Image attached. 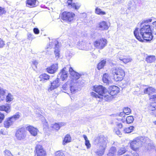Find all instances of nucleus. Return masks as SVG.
I'll return each mask as SVG.
<instances>
[{"label": "nucleus", "instance_id": "nucleus-1", "mask_svg": "<svg viewBox=\"0 0 156 156\" xmlns=\"http://www.w3.org/2000/svg\"><path fill=\"white\" fill-rule=\"evenodd\" d=\"M153 28L151 30L150 26L148 24L140 23V28H136L134 31V34L136 38L140 41H143L141 37L144 40L150 41L152 39V34L156 35V21L152 23Z\"/></svg>", "mask_w": 156, "mask_h": 156}, {"label": "nucleus", "instance_id": "nucleus-32", "mask_svg": "<svg viewBox=\"0 0 156 156\" xmlns=\"http://www.w3.org/2000/svg\"><path fill=\"white\" fill-rule=\"evenodd\" d=\"M6 91V90H3L0 87V100H3L5 98V94Z\"/></svg>", "mask_w": 156, "mask_h": 156}, {"label": "nucleus", "instance_id": "nucleus-63", "mask_svg": "<svg viewBox=\"0 0 156 156\" xmlns=\"http://www.w3.org/2000/svg\"><path fill=\"white\" fill-rule=\"evenodd\" d=\"M155 138L156 139V135H155Z\"/></svg>", "mask_w": 156, "mask_h": 156}, {"label": "nucleus", "instance_id": "nucleus-35", "mask_svg": "<svg viewBox=\"0 0 156 156\" xmlns=\"http://www.w3.org/2000/svg\"><path fill=\"white\" fill-rule=\"evenodd\" d=\"M126 151V150L125 147H121L119 148L118 151V154L122 155L124 154Z\"/></svg>", "mask_w": 156, "mask_h": 156}, {"label": "nucleus", "instance_id": "nucleus-2", "mask_svg": "<svg viewBox=\"0 0 156 156\" xmlns=\"http://www.w3.org/2000/svg\"><path fill=\"white\" fill-rule=\"evenodd\" d=\"M93 90L98 93L99 94L94 92L91 93V94L93 97L99 98H104L105 100L106 97L104 96V95L107 94V89L102 85H95L94 86Z\"/></svg>", "mask_w": 156, "mask_h": 156}, {"label": "nucleus", "instance_id": "nucleus-34", "mask_svg": "<svg viewBox=\"0 0 156 156\" xmlns=\"http://www.w3.org/2000/svg\"><path fill=\"white\" fill-rule=\"evenodd\" d=\"M106 63V61L103 60L100 62L98 64L97 68L98 69L100 70L102 68L105 66Z\"/></svg>", "mask_w": 156, "mask_h": 156}, {"label": "nucleus", "instance_id": "nucleus-14", "mask_svg": "<svg viewBox=\"0 0 156 156\" xmlns=\"http://www.w3.org/2000/svg\"><path fill=\"white\" fill-rule=\"evenodd\" d=\"M58 69L57 64H53L46 69L47 71L49 73L53 74L57 71Z\"/></svg>", "mask_w": 156, "mask_h": 156}, {"label": "nucleus", "instance_id": "nucleus-6", "mask_svg": "<svg viewBox=\"0 0 156 156\" xmlns=\"http://www.w3.org/2000/svg\"><path fill=\"white\" fill-rule=\"evenodd\" d=\"M108 140L107 138L103 135H101L96 138L94 140L95 144H97L98 146L106 147V144Z\"/></svg>", "mask_w": 156, "mask_h": 156}, {"label": "nucleus", "instance_id": "nucleus-47", "mask_svg": "<svg viewBox=\"0 0 156 156\" xmlns=\"http://www.w3.org/2000/svg\"><path fill=\"white\" fill-rule=\"evenodd\" d=\"M55 156H65V155L62 152L58 151L56 152Z\"/></svg>", "mask_w": 156, "mask_h": 156}, {"label": "nucleus", "instance_id": "nucleus-38", "mask_svg": "<svg viewBox=\"0 0 156 156\" xmlns=\"http://www.w3.org/2000/svg\"><path fill=\"white\" fill-rule=\"evenodd\" d=\"M95 12L96 13L100 15H104L106 14L105 12L102 11L101 9L98 8H96Z\"/></svg>", "mask_w": 156, "mask_h": 156}, {"label": "nucleus", "instance_id": "nucleus-29", "mask_svg": "<svg viewBox=\"0 0 156 156\" xmlns=\"http://www.w3.org/2000/svg\"><path fill=\"white\" fill-rule=\"evenodd\" d=\"M155 59V57L154 56L150 55L146 57L145 60L147 63H151L154 62Z\"/></svg>", "mask_w": 156, "mask_h": 156}, {"label": "nucleus", "instance_id": "nucleus-51", "mask_svg": "<svg viewBox=\"0 0 156 156\" xmlns=\"http://www.w3.org/2000/svg\"><path fill=\"white\" fill-rule=\"evenodd\" d=\"M5 12H6L4 10V8L0 6V15L5 13Z\"/></svg>", "mask_w": 156, "mask_h": 156}, {"label": "nucleus", "instance_id": "nucleus-16", "mask_svg": "<svg viewBox=\"0 0 156 156\" xmlns=\"http://www.w3.org/2000/svg\"><path fill=\"white\" fill-rule=\"evenodd\" d=\"M66 68H63L58 75V78L60 77L63 81L68 76V73L66 70Z\"/></svg>", "mask_w": 156, "mask_h": 156}, {"label": "nucleus", "instance_id": "nucleus-59", "mask_svg": "<svg viewBox=\"0 0 156 156\" xmlns=\"http://www.w3.org/2000/svg\"><path fill=\"white\" fill-rule=\"evenodd\" d=\"M32 35V34H29L28 36V38H30L31 37Z\"/></svg>", "mask_w": 156, "mask_h": 156}, {"label": "nucleus", "instance_id": "nucleus-36", "mask_svg": "<svg viewBox=\"0 0 156 156\" xmlns=\"http://www.w3.org/2000/svg\"><path fill=\"white\" fill-rule=\"evenodd\" d=\"M117 58H119L120 60L122 61L124 63L126 64L131 62L132 60V59L131 58H122L119 56H118Z\"/></svg>", "mask_w": 156, "mask_h": 156}, {"label": "nucleus", "instance_id": "nucleus-27", "mask_svg": "<svg viewBox=\"0 0 156 156\" xmlns=\"http://www.w3.org/2000/svg\"><path fill=\"white\" fill-rule=\"evenodd\" d=\"M155 90L152 87H149L144 90V93L145 94H148L150 95L152 93L155 92Z\"/></svg>", "mask_w": 156, "mask_h": 156}, {"label": "nucleus", "instance_id": "nucleus-12", "mask_svg": "<svg viewBox=\"0 0 156 156\" xmlns=\"http://www.w3.org/2000/svg\"><path fill=\"white\" fill-rule=\"evenodd\" d=\"M69 72L72 76V78L73 81L76 80L80 78L81 76L78 73L75 72L71 67L69 68Z\"/></svg>", "mask_w": 156, "mask_h": 156}, {"label": "nucleus", "instance_id": "nucleus-5", "mask_svg": "<svg viewBox=\"0 0 156 156\" xmlns=\"http://www.w3.org/2000/svg\"><path fill=\"white\" fill-rule=\"evenodd\" d=\"M26 131L24 128H20L16 130L15 136L17 140H22L25 139L26 136Z\"/></svg>", "mask_w": 156, "mask_h": 156}, {"label": "nucleus", "instance_id": "nucleus-19", "mask_svg": "<svg viewBox=\"0 0 156 156\" xmlns=\"http://www.w3.org/2000/svg\"><path fill=\"white\" fill-rule=\"evenodd\" d=\"M137 0H133L129 2L128 4V9L129 10H135L136 9L137 6L136 1Z\"/></svg>", "mask_w": 156, "mask_h": 156}, {"label": "nucleus", "instance_id": "nucleus-20", "mask_svg": "<svg viewBox=\"0 0 156 156\" xmlns=\"http://www.w3.org/2000/svg\"><path fill=\"white\" fill-rule=\"evenodd\" d=\"M14 123L11 118L10 117L6 118L4 122V127L6 128H9Z\"/></svg>", "mask_w": 156, "mask_h": 156}, {"label": "nucleus", "instance_id": "nucleus-25", "mask_svg": "<svg viewBox=\"0 0 156 156\" xmlns=\"http://www.w3.org/2000/svg\"><path fill=\"white\" fill-rule=\"evenodd\" d=\"M37 0H27L26 2L27 5L29 7H33L37 5Z\"/></svg>", "mask_w": 156, "mask_h": 156}, {"label": "nucleus", "instance_id": "nucleus-23", "mask_svg": "<svg viewBox=\"0 0 156 156\" xmlns=\"http://www.w3.org/2000/svg\"><path fill=\"white\" fill-rule=\"evenodd\" d=\"M55 57L57 58L59 57V46L58 44V42L55 40Z\"/></svg>", "mask_w": 156, "mask_h": 156}, {"label": "nucleus", "instance_id": "nucleus-48", "mask_svg": "<svg viewBox=\"0 0 156 156\" xmlns=\"http://www.w3.org/2000/svg\"><path fill=\"white\" fill-rule=\"evenodd\" d=\"M109 89L110 90H119V88L117 86H110Z\"/></svg>", "mask_w": 156, "mask_h": 156}, {"label": "nucleus", "instance_id": "nucleus-52", "mask_svg": "<svg viewBox=\"0 0 156 156\" xmlns=\"http://www.w3.org/2000/svg\"><path fill=\"white\" fill-rule=\"evenodd\" d=\"M34 33L36 34H38L39 33V30L37 28H35L33 29Z\"/></svg>", "mask_w": 156, "mask_h": 156}, {"label": "nucleus", "instance_id": "nucleus-10", "mask_svg": "<svg viewBox=\"0 0 156 156\" xmlns=\"http://www.w3.org/2000/svg\"><path fill=\"white\" fill-rule=\"evenodd\" d=\"M119 92V90H110V92H107V94L104 95V96L106 97V98H105V100L106 101L111 100L113 98V96L117 94Z\"/></svg>", "mask_w": 156, "mask_h": 156}, {"label": "nucleus", "instance_id": "nucleus-30", "mask_svg": "<svg viewBox=\"0 0 156 156\" xmlns=\"http://www.w3.org/2000/svg\"><path fill=\"white\" fill-rule=\"evenodd\" d=\"M71 141V138L69 135H66L63 140V144L64 145H66L67 143H69Z\"/></svg>", "mask_w": 156, "mask_h": 156}, {"label": "nucleus", "instance_id": "nucleus-55", "mask_svg": "<svg viewBox=\"0 0 156 156\" xmlns=\"http://www.w3.org/2000/svg\"><path fill=\"white\" fill-rule=\"evenodd\" d=\"M116 125L117 126L120 128H122V125L121 123H119L117 122L116 123Z\"/></svg>", "mask_w": 156, "mask_h": 156}, {"label": "nucleus", "instance_id": "nucleus-53", "mask_svg": "<svg viewBox=\"0 0 156 156\" xmlns=\"http://www.w3.org/2000/svg\"><path fill=\"white\" fill-rule=\"evenodd\" d=\"M32 64L36 68H37V65L38 63V62H37V61H36V60H35L32 61Z\"/></svg>", "mask_w": 156, "mask_h": 156}, {"label": "nucleus", "instance_id": "nucleus-4", "mask_svg": "<svg viewBox=\"0 0 156 156\" xmlns=\"http://www.w3.org/2000/svg\"><path fill=\"white\" fill-rule=\"evenodd\" d=\"M144 138L139 136L133 139L130 143L131 148L133 151H136L142 144Z\"/></svg>", "mask_w": 156, "mask_h": 156}, {"label": "nucleus", "instance_id": "nucleus-45", "mask_svg": "<svg viewBox=\"0 0 156 156\" xmlns=\"http://www.w3.org/2000/svg\"><path fill=\"white\" fill-rule=\"evenodd\" d=\"M69 83L68 82H66L63 85L62 88L63 90H66L68 89L69 87Z\"/></svg>", "mask_w": 156, "mask_h": 156}, {"label": "nucleus", "instance_id": "nucleus-9", "mask_svg": "<svg viewBox=\"0 0 156 156\" xmlns=\"http://www.w3.org/2000/svg\"><path fill=\"white\" fill-rule=\"evenodd\" d=\"M35 156H46V153L45 151L42 146L37 145L35 147Z\"/></svg>", "mask_w": 156, "mask_h": 156}, {"label": "nucleus", "instance_id": "nucleus-11", "mask_svg": "<svg viewBox=\"0 0 156 156\" xmlns=\"http://www.w3.org/2000/svg\"><path fill=\"white\" fill-rule=\"evenodd\" d=\"M99 30H107L109 28V23L105 21H102L99 23L97 26Z\"/></svg>", "mask_w": 156, "mask_h": 156}, {"label": "nucleus", "instance_id": "nucleus-56", "mask_svg": "<svg viewBox=\"0 0 156 156\" xmlns=\"http://www.w3.org/2000/svg\"><path fill=\"white\" fill-rule=\"evenodd\" d=\"M125 114L123 112H121L120 113L119 115L121 117H124L125 116Z\"/></svg>", "mask_w": 156, "mask_h": 156}, {"label": "nucleus", "instance_id": "nucleus-31", "mask_svg": "<svg viewBox=\"0 0 156 156\" xmlns=\"http://www.w3.org/2000/svg\"><path fill=\"white\" fill-rule=\"evenodd\" d=\"M83 137L84 138L85 142V144L87 147V149H88L91 147V144L90 143V141L88 140L87 136L85 135H83Z\"/></svg>", "mask_w": 156, "mask_h": 156}, {"label": "nucleus", "instance_id": "nucleus-54", "mask_svg": "<svg viewBox=\"0 0 156 156\" xmlns=\"http://www.w3.org/2000/svg\"><path fill=\"white\" fill-rule=\"evenodd\" d=\"M6 133L4 132V129H0V135H5Z\"/></svg>", "mask_w": 156, "mask_h": 156}, {"label": "nucleus", "instance_id": "nucleus-40", "mask_svg": "<svg viewBox=\"0 0 156 156\" xmlns=\"http://www.w3.org/2000/svg\"><path fill=\"white\" fill-rule=\"evenodd\" d=\"M13 97L12 94L9 93L6 97V101L7 102H9L13 99Z\"/></svg>", "mask_w": 156, "mask_h": 156}, {"label": "nucleus", "instance_id": "nucleus-37", "mask_svg": "<svg viewBox=\"0 0 156 156\" xmlns=\"http://www.w3.org/2000/svg\"><path fill=\"white\" fill-rule=\"evenodd\" d=\"M134 127L133 126H131L125 129L124 132L125 133H130L133 130Z\"/></svg>", "mask_w": 156, "mask_h": 156}, {"label": "nucleus", "instance_id": "nucleus-17", "mask_svg": "<svg viewBox=\"0 0 156 156\" xmlns=\"http://www.w3.org/2000/svg\"><path fill=\"white\" fill-rule=\"evenodd\" d=\"M79 86H80L78 81L75 83H72L70 86V90L72 93L74 94L76 92Z\"/></svg>", "mask_w": 156, "mask_h": 156}, {"label": "nucleus", "instance_id": "nucleus-60", "mask_svg": "<svg viewBox=\"0 0 156 156\" xmlns=\"http://www.w3.org/2000/svg\"><path fill=\"white\" fill-rule=\"evenodd\" d=\"M107 156H113L112 155H110L109 154H107Z\"/></svg>", "mask_w": 156, "mask_h": 156}, {"label": "nucleus", "instance_id": "nucleus-28", "mask_svg": "<svg viewBox=\"0 0 156 156\" xmlns=\"http://www.w3.org/2000/svg\"><path fill=\"white\" fill-rule=\"evenodd\" d=\"M110 77L108 73H105L104 74L102 77V80L103 82L105 83L106 84L109 83Z\"/></svg>", "mask_w": 156, "mask_h": 156}, {"label": "nucleus", "instance_id": "nucleus-57", "mask_svg": "<svg viewBox=\"0 0 156 156\" xmlns=\"http://www.w3.org/2000/svg\"><path fill=\"white\" fill-rule=\"evenodd\" d=\"M152 20L151 19H148V20H147L146 21V22H147V23L148 22H151L152 21Z\"/></svg>", "mask_w": 156, "mask_h": 156}, {"label": "nucleus", "instance_id": "nucleus-64", "mask_svg": "<svg viewBox=\"0 0 156 156\" xmlns=\"http://www.w3.org/2000/svg\"><path fill=\"white\" fill-rule=\"evenodd\" d=\"M155 124H156V121L155 122Z\"/></svg>", "mask_w": 156, "mask_h": 156}, {"label": "nucleus", "instance_id": "nucleus-46", "mask_svg": "<svg viewBox=\"0 0 156 156\" xmlns=\"http://www.w3.org/2000/svg\"><path fill=\"white\" fill-rule=\"evenodd\" d=\"M5 42L1 38H0V48H3L5 45Z\"/></svg>", "mask_w": 156, "mask_h": 156}, {"label": "nucleus", "instance_id": "nucleus-39", "mask_svg": "<svg viewBox=\"0 0 156 156\" xmlns=\"http://www.w3.org/2000/svg\"><path fill=\"white\" fill-rule=\"evenodd\" d=\"M116 152V149L115 147H112L109 150V152L108 154H109L110 155H112L113 156Z\"/></svg>", "mask_w": 156, "mask_h": 156}, {"label": "nucleus", "instance_id": "nucleus-33", "mask_svg": "<svg viewBox=\"0 0 156 156\" xmlns=\"http://www.w3.org/2000/svg\"><path fill=\"white\" fill-rule=\"evenodd\" d=\"M20 117V114L19 112L16 113L15 115L10 117L14 122L16 120L19 119Z\"/></svg>", "mask_w": 156, "mask_h": 156}, {"label": "nucleus", "instance_id": "nucleus-8", "mask_svg": "<svg viewBox=\"0 0 156 156\" xmlns=\"http://www.w3.org/2000/svg\"><path fill=\"white\" fill-rule=\"evenodd\" d=\"M107 44V40L104 38L97 40L94 43L95 47L100 49L103 48Z\"/></svg>", "mask_w": 156, "mask_h": 156}, {"label": "nucleus", "instance_id": "nucleus-44", "mask_svg": "<svg viewBox=\"0 0 156 156\" xmlns=\"http://www.w3.org/2000/svg\"><path fill=\"white\" fill-rule=\"evenodd\" d=\"M62 126V124H59L58 123H56L53 126V128L56 130H58Z\"/></svg>", "mask_w": 156, "mask_h": 156}, {"label": "nucleus", "instance_id": "nucleus-62", "mask_svg": "<svg viewBox=\"0 0 156 156\" xmlns=\"http://www.w3.org/2000/svg\"><path fill=\"white\" fill-rule=\"evenodd\" d=\"M123 156H130L129 155H124Z\"/></svg>", "mask_w": 156, "mask_h": 156}, {"label": "nucleus", "instance_id": "nucleus-50", "mask_svg": "<svg viewBox=\"0 0 156 156\" xmlns=\"http://www.w3.org/2000/svg\"><path fill=\"white\" fill-rule=\"evenodd\" d=\"M5 116L3 113L0 112V123H1L2 121L4 119Z\"/></svg>", "mask_w": 156, "mask_h": 156}, {"label": "nucleus", "instance_id": "nucleus-42", "mask_svg": "<svg viewBox=\"0 0 156 156\" xmlns=\"http://www.w3.org/2000/svg\"><path fill=\"white\" fill-rule=\"evenodd\" d=\"M123 111L126 115H129L131 112V110L128 107L125 108L123 109Z\"/></svg>", "mask_w": 156, "mask_h": 156}, {"label": "nucleus", "instance_id": "nucleus-3", "mask_svg": "<svg viewBox=\"0 0 156 156\" xmlns=\"http://www.w3.org/2000/svg\"><path fill=\"white\" fill-rule=\"evenodd\" d=\"M111 72L114 80L116 82L122 80L125 75L124 70L121 68H114L112 69Z\"/></svg>", "mask_w": 156, "mask_h": 156}, {"label": "nucleus", "instance_id": "nucleus-15", "mask_svg": "<svg viewBox=\"0 0 156 156\" xmlns=\"http://www.w3.org/2000/svg\"><path fill=\"white\" fill-rule=\"evenodd\" d=\"M26 129L29 131L31 135L34 136H37L38 131L37 128L31 126H27Z\"/></svg>", "mask_w": 156, "mask_h": 156}, {"label": "nucleus", "instance_id": "nucleus-49", "mask_svg": "<svg viewBox=\"0 0 156 156\" xmlns=\"http://www.w3.org/2000/svg\"><path fill=\"white\" fill-rule=\"evenodd\" d=\"M114 132L118 135H121V133L120 130L117 128L115 129L114 130Z\"/></svg>", "mask_w": 156, "mask_h": 156}, {"label": "nucleus", "instance_id": "nucleus-26", "mask_svg": "<svg viewBox=\"0 0 156 156\" xmlns=\"http://www.w3.org/2000/svg\"><path fill=\"white\" fill-rule=\"evenodd\" d=\"M10 106L9 104H6L5 105L0 106V111H4L6 113L9 112L11 111Z\"/></svg>", "mask_w": 156, "mask_h": 156}, {"label": "nucleus", "instance_id": "nucleus-58", "mask_svg": "<svg viewBox=\"0 0 156 156\" xmlns=\"http://www.w3.org/2000/svg\"><path fill=\"white\" fill-rule=\"evenodd\" d=\"M83 41H81L79 43L81 45V46H84L83 44V45H82V44H83Z\"/></svg>", "mask_w": 156, "mask_h": 156}, {"label": "nucleus", "instance_id": "nucleus-18", "mask_svg": "<svg viewBox=\"0 0 156 156\" xmlns=\"http://www.w3.org/2000/svg\"><path fill=\"white\" fill-rule=\"evenodd\" d=\"M150 99L154 101L151 104L150 108L152 111L156 109V94L150 96Z\"/></svg>", "mask_w": 156, "mask_h": 156}, {"label": "nucleus", "instance_id": "nucleus-21", "mask_svg": "<svg viewBox=\"0 0 156 156\" xmlns=\"http://www.w3.org/2000/svg\"><path fill=\"white\" fill-rule=\"evenodd\" d=\"M72 0H68L67 2L68 6L69 8H74L75 9H78L80 7V5L79 4L77 5L75 3H72Z\"/></svg>", "mask_w": 156, "mask_h": 156}, {"label": "nucleus", "instance_id": "nucleus-22", "mask_svg": "<svg viewBox=\"0 0 156 156\" xmlns=\"http://www.w3.org/2000/svg\"><path fill=\"white\" fill-rule=\"evenodd\" d=\"M98 149L95 151L96 154L98 156H102L104 154L106 147L98 146Z\"/></svg>", "mask_w": 156, "mask_h": 156}, {"label": "nucleus", "instance_id": "nucleus-43", "mask_svg": "<svg viewBox=\"0 0 156 156\" xmlns=\"http://www.w3.org/2000/svg\"><path fill=\"white\" fill-rule=\"evenodd\" d=\"M4 154L5 156H13L10 151L6 150L4 151Z\"/></svg>", "mask_w": 156, "mask_h": 156}, {"label": "nucleus", "instance_id": "nucleus-61", "mask_svg": "<svg viewBox=\"0 0 156 156\" xmlns=\"http://www.w3.org/2000/svg\"><path fill=\"white\" fill-rule=\"evenodd\" d=\"M10 44V42H8L7 43V46H9V45Z\"/></svg>", "mask_w": 156, "mask_h": 156}, {"label": "nucleus", "instance_id": "nucleus-7", "mask_svg": "<svg viewBox=\"0 0 156 156\" xmlns=\"http://www.w3.org/2000/svg\"><path fill=\"white\" fill-rule=\"evenodd\" d=\"M75 16V14L72 12H64L62 13L61 17L63 20L71 22L73 20Z\"/></svg>", "mask_w": 156, "mask_h": 156}, {"label": "nucleus", "instance_id": "nucleus-24", "mask_svg": "<svg viewBox=\"0 0 156 156\" xmlns=\"http://www.w3.org/2000/svg\"><path fill=\"white\" fill-rule=\"evenodd\" d=\"M39 78L42 83H45L49 79L50 76L46 73H43L40 75Z\"/></svg>", "mask_w": 156, "mask_h": 156}, {"label": "nucleus", "instance_id": "nucleus-41", "mask_svg": "<svg viewBox=\"0 0 156 156\" xmlns=\"http://www.w3.org/2000/svg\"><path fill=\"white\" fill-rule=\"evenodd\" d=\"M134 120L133 116H129L127 117L126 118V121L127 123L128 124L131 123L133 122Z\"/></svg>", "mask_w": 156, "mask_h": 156}, {"label": "nucleus", "instance_id": "nucleus-13", "mask_svg": "<svg viewBox=\"0 0 156 156\" xmlns=\"http://www.w3.org/2000/svg\"><path fill=\"white\" fill-rule=\"evenodd\" d=\"M51 86L48 89L49 91L52 90L59 87L60 85L59 78H57L55 80L51 83Z\"/></svg>", "mask_w": 156, "mask_h": 156}]
</instances>
